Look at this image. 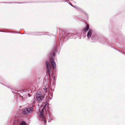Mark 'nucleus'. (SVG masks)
Segmentation results:
<instances>
[{
  "mask_svg": "<svg viewBox=\"0 0 125 125\" xmlns=\"http://www.w3.org/2000/svg\"><path fill=\"white\" fill-rule=\"evenodd\" d=\"M26 93L25 92H23L21 94L22 95H23V96L24 97H25L26 96Z\"/></svg>",
  "mask_w": 125,
  "mask_h": 125,
  "instance_id": "14",
  "label": "nucleus"
},
{
  "mask_svg": "<svg viewBox=\"0 0 125 125\" xmlns=\"http://www.w3.org/2000/svg\"><path fill=\"white\" fill-rule=\"evenodd\" d=\"M87 31V36L88 37L87 39H90V38L92 35V34L93 31L92 29H90V25L88 24H86V26L84 30L82 31L81 33L82 34L84 33V34L85 35ZM83 36L84 37L85 36V35Z\"/></svg>",
  "mask_w": 125,
  "mask_h": 125,
  "instance_id": "2",
  "label": "nucleus"
},
{
  "mask_svg": "<svg viewBox=\"0 0 125 125\" xmlns=\"http://www.w3.org/2000/svg\"><path fill=\"white\" fill-rule=\"evenodd\" d=\"M49 89L48 87L46 88L45 86L43 88V91L45 92V93H46L47 92V91Z\"/></svg>",
  "mask_w": 125,
  "mask_h": 125,
  "instance_id": "13",
  "label": "nucleus"
},
{
  "mask_svg": "<svg viewBox=\"0 0 125 125\" xmlns=\"http://www.w3.org/2000/svg\"><path fill=\"white\" fill-rule=\"evenodd\" d=\"M55 68H56V64H55Z\"/></svg>",
  "mask_w": 125,
  "mask_h": 125,
  "instance_id": "22",
  "label": "nucleus"
},
{
  "mask_svg": "<svg viewBox=\"0 0 125 125\" xmlns=\"http://www.w3.org/2000/svg\"><path fill=\"white\" fill-rule=\"evenodd\" d=\"M120 43L121 44H122V45H123V44H122V42H120Z\"/></svg>",
  "mask_w": 125,
  "mask_h": 125,
  "instance_id": "20",
  "label": "nucleus"
},
{
  "mask_svg": "<svg viewBox=\"0 0 125 125\" xmlns=\"http://www.w3.org/2000/svg\"><path fill=\"white\" fill-rule=\"evenodd\" d=\"M74 8H76L77 10V9H78V8H78V7L77 6H74Z\"/></svg>",
  "mask_w": 125,
  "mask_h": 125,
  "instance_id": "17",
  "label": "nucleus"
},
{
  "mask_svg": "<svg viewBox=\"0 0 125 125\" xmlns=\"http://www.w3.org/2000/svg\"><path fill=\"white\" fill-rule=\"evenodd\" d=\"M21 97H23L22 96H21Z\"/></svg>",
  "mask_w": 125,
  "mask_h": 125,
  "instance_id": "23",
  "label": "nucleus"
},
{
  "mask_svg": "<svg viewBox=\"0 0 125 125\" xmlns=\"http://www.w3.org/2000/svg\"><path fill=\"white\" fill-rule=\"evenodd\" d=\"M42 105L43 106L42 108L43 109L44 108H45L46 111V109L49 108V104L48 103L43 102Z\"/></svg>",
  "mask_w": 125,
  "mask_h": 125,
  "instance_id": "8",
  "label": "nucleus"
},
{
  "mask_svg": "<svg viewBox=\"0 0 125 125\" xmlns=\"http://www.w3.org/2000/svg\"><path fill=\"white\" fill-rule=\"evenodd\" d=\"M39 112H40V116L41 118H43V108H41L39 109Z\"/></svg>",
  "mask_w": 125,
  "mask_h": 125,
  "instance_id": "10",
  "label": "nucleus"
},
{
  "mask_svg": "<svg viewBox=\"0 0 125 125\" xmlns=\"http://www.w3.org/2000/svg\"><path fill=\"white\" fill-rule=\"evenodd\" d=\"M26 123L24 121L21 122L20 124V125H25Z\"/></svg>",
  "mask_w": 125,
  "mask_h": 125,
  "instance_id": "15",
  "label": "nucleus"
},
{
  "mask_svg": "<svg viewBox=\"0 0 125 125\" xmlns=\"http://www.w3.org/2000/svg\"><path fill=\"white\" fill-rule=\"evenodd\" d=\"M46 67L47 69V72L49 73H51V66L50 64L47 62H46Z\"/></svg>",
  "mask_w": 125,
  "mask_h": 125,
  "instance_id": "7",
  "label": "nucleus"
},
{
  "mask_svg": "<svg viewBox=\"0 0 125 125\" xmlns=\"http://www.w3.org/2000/svg\"><path fill=\"white\" fill-rule=\"evenodd\" d=\"M28 114L31 113L33 111V109L31 107H29L26 108Z\"/></svg>",
  "mask_w": 125,
  "mask_h": 125,
  "instance_id": "11",
  "label": "nucleus"
},
{
  "mask_svg": "<svg viewBox=\"0 0 125 125\" xmlns=\"http://www.w3.org/2000/svg\"><path fill=\"white\" fill-rule=\"evenodd\" d=\"M60 1L61 2H66L68 3V2L66 0H61Z\"/></svg>",
  "mask_w": 125,
  "mask_h": 125,
  "instance_id": "16",
  "label": "nucleus"
},
{
  "mask_svg": "<svg viewBox=\"0 0 125 125\" xmlns=\"http://www.w3.org/2000/svg\"><path fill=\"white\" fill-rule=\"evenodd\" d=\"M37 96L38 98V99L39 100V101H42V100L44 98V97L41 94V93L39 92L38 94L37 93Z\"/></svg>",
  "mask_w": 125,
  "mask_h": 125,
  "instance_id": "6",
  "label": "nucleus"
},
{
  "mask_svg": "<svg viewBox=\"0 0 125 125\" xmlns=\"http://www.w3.org/2000/svg\"><path fill=\"white\" fill-rule=\"evenodd\" d=\"M116 45L117 46H119V44L118 43H116Z\"/></svg>",
  "mask_w": 125,
  "mask_h": 125,
  "instance_id": "18",
  "label": "nucleus"
},
{
  "mask_svg": "<svg viewBox=\"0 0 125 125\" xmlns=\"http://www.w3.org/2000/svg\"><path fill=\"white\" fill-rule=\"evenodd\" d=\"M91 39H90V41L92 42H96L99 39L98 37L96 35H93L90 37Z\"/></svg>",
  "mask_w": 125,
  "mask_h": 125,
  "instance_id": "5",
  "label": "nucleus"
},
{
  "mask_svg": "<svg viewBox=\"0 0 125 125\" xmlns=\"http://www.w3.org/2000/svg\"><path fill=\"white\" fill-rule=\"evenodd\" d=\"M28 94V95H29V93Z\"/></svg>",
  "mask_w": 125,
  "mask_h": 125,
  "instance_id": "24",
  "label": "nucleus"
},
{
  "mask_svg": "<svg viewBox=\"0 0 125 125\" xmlns=\"http://www.w3.org/2000/svg\"><path fill=\"white\" fill-rule=\"evenodd\" d=\"M70 5H71V6H72V7H74V6H73V5L72 4H70Z\"/></svg>",
  "mask_w": 125,
  "mask_h": 125,
  "instance_id": "19",
  "label": "nucleus"
},
{
  "mask_svg": "<svg viewBox=\"0 0 125 125\" xmlns=\"http://www.w3.org/2000/svg\"><path fill=\"white\" fill-rule=\"evenodd\" d=\"M54 52H52V53H51L50 54V61L51 62L52 65L53 66V68H54L55 66V62L54 60V57L55 56Z\"/></svg>",
  "mask_w": 125,
  "mask_h": 125,
  "instance_id": "4",
  "label": "nucleus"
},
{
  "mask_svg": "<svg viewBox=\"0 0 125 125\" xmlns=\"http://www.w3.org/2000/svg\"><path fill=\"white\" fill-rule=\"evenodd\" d=\"M78 35L75 31L72 30L69 32H65L62 34V38L64 41H66L70 38L75 39Z\"/></svg>",
  "mask_w": 125,
  "mask_h": 125,
  "instance_id": "1",
  "label": "nucleus"
},
{
  "mask_svg": "<svg viewBox=\"0 0 125 125\" xmlns=\"http://www.w3.org/2000/svg\"><path fill=\"white\" fill-rule=\"evenodd\" d=\"M61 46V45H60V43H57L56 45H55V55L59 54Z\"/></svg>",
  "mask_w": 125,
  "mask_h": 125,
  "instance_id": "3",
  "label": "nucleus"
},
{
  "mask_svg": "<svg viewBox=\"0 0 125 125\" xmlns=\"http://www.w3.org/2000/svg\"><path fill=\"white\" fill-rule=\"evenodd\" d=\"M53 79L54 80V79H55V76H54L53 77Z\"/></svg>",
  "mask_w": 125,
  "mask_h": 125,
  "instance_id": "21",
  "label": "nucleus"
},
{
  "mask_svg": "<svg viewBox=\"0 0 125 125\" xmlns=\"http://www.w3.org/2000/svg\"><path fill=\"white\" fill-rule=\"evenodd\" d=\"M78 9H77V10L81 12H82L83 13L85 14V15L88 18V14L86 13L84 10L83 9H82L79 7L78 8H77Z\"/></svg>",
  "mask_w": 125,
  "mask_h": 125,
  "instance_id": "9",
  "label": "nucleus"
},
{
  "mask_svg": "<svg viewBox=\"0 0 125 125\" xmlns=\"http://www.w3.org/2000/svg\"><path fill=\"white\" fill-rule=\"evenodd\" d=\"M26 108L24 109V110L22 112V114L25 115L28 114V112Z\"/></svg>",
  "mask_w": 125,
  "mask_h": 125,
  "instance_id": "12",
  "label": "nucleus"
}]
</instances>
